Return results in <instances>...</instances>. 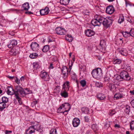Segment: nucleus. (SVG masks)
<instances>
[{"instance_id":"f257e3e1","label":"nucleus","mask_w":134,"mask_h":134,"mask_svg":"<svg viewBox=\"0 0 134 134\" xmlns=\"http://www.w3.org/2000/svg\"><path fill=\"white\" fill-rule=\"evenodd\" d=\"M100 20L101 24L102 23L105 27L107 28L109 27L110 25H111L113 21V18L111 17L109 18L108 20L106 18L100 16Z\"/></svg>"},{"instance_id":"f03ea898","label":"nucleus","mask_w":134,"mask_h":134,"mask_svg":"<svg viewBox=\"0 0 134 134\" xmlns=\"http://www.w3.org/2000/svg\"><path fill=\"white\" fill-rule=\"evenodd\" d=\"M15 96H18L22 97L25 96V93L24 89L20 86H15Z\"/></svg>"},{"instance_id":"7ed1b4c3","label":"nucleus","mask_w":134,"mask_h":134,"mask_svg":"<svg viewBox=\"0 0 134 134\" xmlns=\"http://www.w3.org/2000/svg\"><path fill=\"white\" fill-rule=\"evenodd\" d=\"M93 77L95 78H99L102 75V71L101 68H97L93 70L91 73Z\"/></svg>"},{"instance_id":"20e7f679","label":"nucleus","mask_w":134,"mask_h":134,"mask_svg":"<svg viewBox=\"0 0 134 134\" xmlns=\"http://www.w3.org/2000/svg\"><path fill=\"white\" fill-rule=\"evenodd\" d=\"M40 76L41 78L44 81H49L50 79L49 74L43 70L41 72Z\"/></svg>"},{"instance_id":"39448f33","label":"nucleus","mask_w":134,"mask_h":134,"mask_svg":"<svg viewBox=\"0 0 134 134\" xmlns=\"http://www.w3.org/2000/svg\"><path fill=\"white\" fill-rule=\"evenodd\" d=\"M62 77L64 79H65L68 76V68L66 66H63L61 69Z\"/></svg>"},{"instance_id":"423d86ee","label":"nucleus","mask_w":134,"mask_h":134,"mask_svg":"<svg viewBox=\"0 0 134 134\" xmlns=\"http://www.w3.org/2000/svg\"><path fill=\"white\" fill-rule=\"evenodd\" d=\"M100 16H98L96 19L92 20L91 21V24L94 26H100L101 25L100 20Z\"/></svg>"},{"instance_id":"0eeeda50","label":"nucleus","mask_w":134,"mask_h":134,"mask_svg":"<svg viewBox=\"0 0 134 134\" xmlns=\"http://www.w3.org/2000/svg\"><path fill=\"white\" fill-rule=\"evenodd\" d=\"M56 33L59 35H64L65 34L66 32L65 30L63 28L58 27L55 29Z\"/></svg>"},{"instance_id":"6e6552de","label":"nucleus","mask_w":134,"mask_h":134,"mask_svg":"<svg viewBox=\"0 0 134 134\" xmlns=\"http://www.w3.org/2000/svg\"><path fill=\"white\" fill-rule=\"evenodd\" d=\"M39 45L36 42H32L30 45V47L33 51L37 52L38 50Z\"/></svg>"},{"instance_id":"1a4fd4ad","label":"nucleus","mask_w":134,"mask_h":134,"mask_svg":"<svg viewBox=\"0 0 134 134\" xmlns=\"http://www.w3.org/2000/svg\"><path fill=\"white\" fill-rule=\"evenodd\" d=\"M114 11V9L112 5H110L107 7L106 9V12L110 14H112Z\"/></svg>"},{"instance_id":"9d476101","label":"nucleus","mask_w":134,"mask_h":134,"mask_svg":"<svg viewBox=\"0 0 134 134\" xmlns=\"http://www.w3.org/2000/svg\"><path fill=\"white\" fill-rule=\"evenodd\" d=\"M49 11V8L46 7L44 9H41L40 10V14L42 15H46L48 14Z\"/></svg>"},{"instance_id":"9b49d317","label":"nucleus","mask_w":134,"mask_h":134,"mask_svg":"<svg viewBox=\"0 0 134 134\" xmlns=\"http://www.w3.org/2000/svg\"><path fill=\"white\" fill-rule=\"evenodd\" d=\"M17 44V41L15 40H13L10 41V42L8 45V46L9 48H12L16 46Z\"/></svg>"},{"instance_id":"f8f14e48","label":"nucleus","mask_w":134,"mask_h":134,"mask_svg":"<svg viewBox=\"0 0 134 134\" xmlns=\"http://www.w3.org/2000/svg\"><path fill=\"white\" fill-rule=\"evenodd\" d=\"M85 34L87 36L91 37L94 35L95 34V32L92 30L88 29L85 31Z\"/></svg>"},{"instance_id":"ddd939ff","label":"nucleus","mask_w":134,"mask_h":134,"mask_svg":"<svg viewBox=\"0 0 134 134\" xmlns=\"http://www.w3.org/2000/svg\"><path fill=\"white\" fill-rule=\"evenodd\" d=\"M7 93L8 94L12 95L15 94V89L14 90L12 87L10 86H8L7 89Z\"/></svg>"},{"instance_id":"4468645a","label":"nucleus","mask_w":134,"mask_h":134,"mask_svg":"<svg viewBox=\"0 0 134 134\" xmlns=\"http://www.w3.org/2000/svg\"><path fill=\"white\" fill-rule=\"evenodd\" d=\"M125 95L122 93H118L115 94L114 96V99L117 100L124 98Z\"/></svg>"},{"instance_id":"2eb2a0df","label":"nucleus","mask_w":134,"mask_h":134,"mask_svg":"<svg viewBox=\"0 0 134 134\" xmlns=\"http://www.w3.org/2000/svg\"><path fill=\"white\" fill-rule=\"evenodd\" d=\"M62 107H65V109H66L67 108H68V110H65L64 112V113H65V112H68L71 109V106L70 104L68 103H65L62 105Z\"/></svg>"},{"instance_id":"dca6fc26","label":"nucleus","mask_w":134,"mask_h":134,"mask_svg":"<svg viewBox=\"0 0 134 134\" xmlns=\"http://www.w3.org/2000/svg\"><path fill=\"white\" fill-rule=\"evenodd\" d=\"M66 89L63 88L60 93V95L64 98H67L68 97V93L66 91Z\"/></svg>"},{"instance_id":"f3484780","label":"nucleus","mask_w":134,"mask_h":134,"mask_svg":"<svg viewBox=\"0 0 134 134\" xmlns=\"http://www.w3.org/2000/svg\"><path fill=\"white\" fill-rule=\"evenodd\" d=\"M80 120L78 118H74L72 122L73 126H79L80 124Z\"/></svg>"},{"instance_id":"a211bd4d","label":"nucleus","mask_w":134,"mask_h":134,"mask_svg":"<svg viewBox=\"0 0 134 134\" xmlns=\"http://www.w3.org/2000/svg\"><path fill=\"white\" fill-rule=\"evenodd\" d=\"M118 51L120 54L123 55L125 56L127 55V51L125 48H122L120 49H119Z\"/></svg>"},{"instance_id":"6ab92c4d","label":"nucleus","mask_w":134,"mask_h":134,"mask_svg":"<svg viewBox=\"0 0 134 134\" xmlns=\"http://www.w3.org/2000/svg\"><path fill=\"white\" fill-rule=\"evenodd\" d=\"M22 8L24 9V10H27L29 8V4L27 2L24 3L22 5Z\"/></svg>"},{"instance_id":"aec40b11","label":"nucleus","mask_w":134,"mask_h":134,"mask_svg":"<svg viewBox=\"0 0 134 134\" xmlns=\"http://www.w3.org/2000/svg\"><path fill=\"white\" fill-rule=\"evenodd\" d=\"M97 98L100 100H103L105 98V97L104 94H100L97 95Z\"/></svg>"},{"instance_id":"412c9836","label":"nucleus","mask_w":134,"mask_h":134,"mask_svg":"<svg viewBox=\"0 0 134 134\" xmlns=\"http://www.w3.org/2000/svg\"><path fill=\"white\" fill-rule=\"evenodd\" d=\"M69 82L68 81H66L63 85V88L67 89H68V90H69Z\"/></svg>"},{"instance_id":"4be33fe9","label":"nucleus","mask_w":134,"mask_h":134,"mask_svg":"<svg viewBox=\"0 0 134 134\" xmlns=\"http://www.w3.org/2000/svg\"><path fill=\"white\" fill-rule=\"evenodd\" d=\"M127 74V72L125 70L122 71L120 73V77H121L122 79H123L124 77H125V76Z\"/></svg>"},{"instance_id":"5701e85b","label":"nucleus","mask_w":134,"mask_h":134,"mask_svg":"<svg viewBox=\"0 0 134 134\" xmlns=\"http://www.w3.org/2000/svg\"><path fill=\"white\" fill-rule=\"evenodd\" d=\"M6 104L3 102L0 103V111H2L6 107Z\"/></svg>"},{"instance_id":"b1692460","label":"nucleus","mask_w":134,"mask_h":134,"mask_svg":"<svg viewBox=\"0 0 134 134\" xmlns=\"http://www.w3.org/2000/svg\"><path fill=\"white\" fill-rule=\"evenodd\" d=\"M69 1L70 0H60V3L62 5H66L69 4Z\"/></svg>"},{"instance_id":"393cba45","label":"nucleus","mask_w":134,"mask_h":134,"mask_svg":"<svg viewBox=\"0 0 134 134\" xmlns=\"http://www.w3.org/2000/svg\"><path fill=\"white\" fill-rule=\"evenodd\" d=\"M38 54L36 53H31L30 55V57L32 59L36 58L38 57Z\"/></svg>"},{"instance_id":"a878e982","label":"nucleus","mask_w":134,"mask_h":134,"mask_svg":"<svg viewBox=\"0 0 134 134\" xmlns=\"http://www.w3.org/2000/svg\"><path fill=\"white\" fill-rule=\"evenodd\" d=\"M34 126H31L29 129L27 130L26 131V133H27V132L28 131V130H29V129H30V128H31V129H32L33 130H31L29 131V134H31L32 133L34 132L35 131V127H34Z\"/></svg>"},{"instance_id":"bb28decb","label":"nucleus","mask_w":134,"mask_h":134,"mask_svg":"<svg viewBox=\"0 0 134 134\" xmlns=\"http://www.w3.org/2000/svg\"><path fill=\"white\" fill-rule=\"evenodd\" d=\"M49 49V46L48 45H46L44 46L42 50L43 52H47Z\"/></svg>"},{"instance_id":"cd10ccee","label":"nucleus","mask_w":134,"mask_h":134,"mask_svg":"<svg viewBox=\"0 0 134 134\" xmlns=\"http://www.w3.org/2000/svg\"><path fill=\"white\" fill-rule=\"evenodd\" d=\"M108 86L111 91H113L115 87V85L113 83H109L108 85Z\"/></svg>"},{"instance_id":"c85d7f7f","label":"nucleus","mask_w":134,"mask_h":134,"mask_svg":"<svg viewBox=\"0 0 134 134\" xmlns=\"http://www.w3.org/2000/svg\"><path fill=\"white\" fill-rule=\"evenodd\" d=\"M130 107L128 105H127L125 109V111L127 114H128L130 112Z\"/></svg>"},{"instance_id":"c756f323","label":"nucleus","mask_w":134,"mask_h":134,"mask_svg":"<svg viewBox=\"0 0 134 134\" xmlns=\"http://www.w3.org/2000/svg\"><path fill=\"white\" fill-rule=\"evenodd\" d=\"M121 61H122L121 59H117L114 61L113 63L114 64H119L121 63Z\"/></svg>"},{"instance_id":"7c9ffc66","label":"nucleus","mask_w":134,"mask_h":134,"mask_svg":"<svg viewBox=\"0 0 134 134\" xmlns=\"http://www.w3.org/2000/svg\"><path fill=\"white\" fill-rule=\"evenodd\" d=\"M15 97L17 99L20 104H21L22 102L21 100V98L18 96H15Z\"/></svg>"},{"instance_id":"2f4dec72","label":"nucleus","mask_w":134,"mask_h":134,"mask_svg":"<svg viewBox=\"0 0 134 134\" xmlns=\"http://www.w3.org/2000/svg\"><path fill=\"white\" fill-rule=\"evenodd\" d=\"M125 77H124L123 79H124L127 81H129L131 79L130 76L129 75L127 72V74L125 76Z\"/></svg>"},{"instance_id":"473e14b6","label":"nucleus","mask_w":134,"mask_h":134,"mask_svg":"<svg viewBox=\"0 0 134 134\" xmlns=\"http://www.w3.org/2000/svg\"><path fill=\"white\" fill-rule=\"evenodd\" d=\"M2 102L5 104L8 101V98L5 97H3L2 98Z\"/></svg>"},{"instance_id":"72a5a7b5","label":"nucleus","mask_w":134,"mask_h":134,"mask_svg":"<svg viewBox=\"0 0 134 134\" xmlns=\"http://www.w3.org/2000/svg\"><path fill=\"white\" fill-rule=\"evenodd\" d=\"M33 66L35 69H37L39 66L38 63L37 62H35L33 63Z\"/></svg>"},{"instance_id":"f704fd0d","label":"nucleus","mask_w":134,"mask_h":134,"mask_svg":"<svg viewBox=\"0 0 134 134\" xmlns=\"http://www.w3.org/2000/svg\"><path fill=\"white\" fill-rule=\"evenodd\" d=\"M81 85L82 87H84L86 84V82L84 80H81L80 82Z\"/></svg>"},{"instance_id":"c9c22d12","label":"nucleus","mask_w":134,"mask_h":134,"mask_svg":"<svg viewBox=\"0 0 134 134\" xmlns=\"http://www.w3.org/2000/svg\"><path fill=\"white\" fill-rule=\"evenodd\" d=\"M96 86L98 87H102V83L99 82H96Z\"/></svg>"},{"instance_id":"e433bc0d","label":"nucleus","mask_w":134,"mask_h":134,"mask_svg":"<svg viewBox=\"0 0 134 134\" xmlns=\"http://www.w3.org/2000/svg\"><path fill=\"white\" fill-rule=\"evenodd\" d=\"M116 111L114 109L111 110L109 112V115L110 116H112L115 114L116 113Z\"/></svg>"},{"instance_id":"4c0bfd02","label":"nucleus","mask_w":134,"mask_h":134,"mask_svg":"<svg viewBox=\"0 0 134 134\" xmlns=\"http://www.w3.org/2000/svg\"><path fill=\"white\" fill-rule=\"evenodd\" d=\"M65 38L66 40L68 41L69 42H71L73 40V38L72 37H65Z\"/></svg>"},{"instance_id":"58836bf2","label":"nucleus","mask_w":134,"mask_h":134,"mask_svg":"<svg viewBox=\"0 0 134 134\" xmlns=\"http://www.w3.org/2000/svg\"><path fill=\"white\" fill-rule=\"evenodd\" d=\"M91 128L94 132H95L98 129V126H91Z\"/></svg>"},{"instance_id":"ea45409f","label":"nucleus","mask_w":134,"mask_h":134,"mask_svg":"<svg viewBox=\"0 0 134 134\" xmlns=\"http://www.w3.org/2000/svg\"><path fill=\"white\" fill-rule=\"evenodd\" d=\"M25 90V96L26 95V94H29L30 92H31V91L28 90V88H24V90Z\"/></svg>"},{"instance_id":"a19ab883","label":"nucleus","mask_w":134,"mask_h":134,"mask_svg":"<svg viewBox=\"0 0 134 134\" xmlns=\"http://www.w3.org/2000/svg\"><path fill=\"white\" fill-rule=\"evenodd\" d=\"M63 107L62 105L60 106L57 109V112L58 113H63V111H61Z\"/></svg>"},{"instance_id":"79ce46f5","label":"nucleus","mask_w":134,"mask_h":134,"mask_svg":"<svg viewBox=\"0 0 134 134\" xmlns=\"http://www.w3.org/2000/svg\"><path fill=\"white\" fill-rule=\"evenodd\" d=\"M133 29H131L129 32V34L131 36L133 37H134V33H133Z\"/></svg>"},{"instance_id":"37998d69","label":"nucleus","mask_w":134,"mask_h":134,"mask_svg":"<svg viewBox=\"0 0 134 134\" xmlns=\"http://www.w3.org/2000/svg\"><path fill=\"white\" fill-rule=\"evenodd\" d=\"M105 44L104 40H101L100 41V46H102Z\"/></svg>"},{"instance_id":"c03bdc74","label":"nucleus","mask_w":134,"mask_h":134,"mask_svg":"<svg viewBox=\"0 0 134 134\" xmlns=\"http://www.w3.org/2000/svg\"><path fill=\"white\" fill-rule=\"evenodd\" d=\"M116 79L118 80H119L120 81H122L121 79L122 78H121V77H120V75H118L116 77Z\"/></svg>"},{"instance_id":"a18cd8bd","label":"nucleus","mask_w":134,"mask_h":134,"mask_svg":"<svg viewBox=\"0 0 134 134\" xmlns=\"http://www.w3.org/2000/svg\"><path fill=\"white\" fill-rule=\"evenodd\" d=\"M16 79L15 80V82L18 84H19L20 83V80L18 79L17 77H16Z\"/></svg>"},{"instance_id":"49530a36","label":"nucleus","mask_w":134,"mask_h":134,"mask_svg":"<svg viewBox=\"0 0 134 134\" xmlns=\"http://www.w3.org/2000/svg\"><path fill=\"white\" fill-rule=\"evenodd\" d=\"M110 80V79L108 77H106L104 78V81L105 82H108V81Z\"/></svg>"},{"instance_id":"de8ad7c7","label":"nucleus","mask_w":134,"mask_h":134,"mask_svg":"<svg viewBox=\"0 0 134 134\" xmlns=\"http://www.w3.org/2000/svg\"><path fill=\"white\" fill-rule=\"evenodd\" d=\"M127 21L130 23L131 24H132L133 23V20L129 18H127Z\"/></svg>"},{"instance_id":"09e8293b","label":"nucleus","mask_w":134,"mask_h":134,"mask_svg":"<svg viewBox=\"0 0 134 134\" xmlns=\"http://www.w3.org/2000/svg\"><path fill=\"white\" fill-rule=\"evenodd\" d=\"M9 34L12 36L14 35L15 34L14 32L12 31H9Z\"/></svg>"},{"instance_id":"8fccbe9b","label":"nucleus","mask_w":134,"mask_h":134,"mask_svg":"<svg viewBox=\"0 0 134 134\" xmlns=\"http://www.w3.org/2000/svg\"><path fill=\"white\" fill-rule=\"evenodd\" d=\"M85 121L86 122H88L89 121V119L87 116H86L84 117Z\"/></svg>"},{"instance_id":"3c124183","label":"nucleus","mask_w":134,"mask_h":134,"mask_svg":"<svg viewBox=\"0 0 134 134\" xmlns=\"http://www.w3.org/2000/svg\"><path fill=\"white\" fill-rule=\"evenodd\" d=\"M50 134H57L56 130L55 129L54 131L53 130L51 132H50Z\"/></svg>"},{"instance_id":"603ef678","label":"nucleus","mask_w":134,"mask_h":134,"mask_svg":"<svg viewBox=\"0 0 134 134\" xmlns=\"http://www.w3.org/2000/svg\"><path fill=\"white\" fill-rule=\"evenodd\" d=\"M119 20V21L120 20H121V22H123L124 21V16H122V17H120Z\"/></svg>"},{"instance_id":"864d4df0","label":"nucleus","mask_w":134,"mask_h":134,"mask_svg":"<svg viewBox=\"0 0 134 134\" xmlns=\"http://www.w3.org/2000/svg\"><path fill=\"white\" fill-rule=\"evenodd\" d=\"M131 103L132 107L134 108V99L131 101Z\"/></svg>"},{"instance_id":"5fc2aeb1","label":"nucleus","mask_w":134,"mask_h":134,"mask_svg":"<svg viewBox=\"0 0 134 134\" xmlns=\"http://www.w3.org/2000/svg\"><path fill=\"white\" fill-rule=\"evenodd\" d=\"M129 34V33H128L127 32H125L123 33V35L125 37H127V36L126 35V34Z\"/></svg>"},{"instance_id":"6e6d98bb","label":"nucleus","mask_w":134,"mask_h":134,"mask_svg":"<svg viewBox=\"0 0 134 134\" xmlns=\"http://www.w3.org/2000/svg\"><path fill=\"white\" fill-rule=\"evenodd\" d=\"M25 13L26 14H28L29 15H30L31 14H32L33 13L31 12H29V11H27L25 12Z\"/></svg>"},{"instance_id":"4d7b16f0","label":"nucleus","mask_w":134,"mask_h":134,"mask_svg":"<svg viewBox=\"0 0 134 134\" xmlns=\"http://www.w3.org/2000/svg\"><path fill=\"white\" fill-rule=\"evenodd\" d=\"M7 77L10 80H12L15 77L14 76H7Z\"/></svg>"},{"instance_id":"13d9d810","label":"nucleus","mask_w":134,"mask_h":134,"mask_svg":"<svg viewBox=\"0 0 134 134\" xmlns=\"http://www.w3.org/2000/svg\"><path fill=\"white\" fill-rule=\"evenodd\" d=\"M130 126H134V120L132 121L130 123Z\"/></svg>"},{"instance_id":"bf43d9fd","label":"nucleus","mask_w":134,"mask_h":134,"mask_svg":"<svg viewBox=\"0 0 134 134\" xmlns=\"http://www.w3.org/2000/svg\"><path fill=\"white\" fill-rule=\"evenodd\" d=\"M53 64H50V66H49V68L50 69H52L53 68Z\"/></svg>"},{"instance_id":"052dcab7","label":"nucleus","mask_w":134,"mask_h":134,"mask_svg":"<svg viewBox=\"0 0 134 134\" xmlns=\"http://www.w3.org/2000/svg\"><path fill=\"white\" fill-rule=\"evenodd\" d=\"M12 132V131H8V130H6L5 131V133L6 134H8L9 133H11Z\"/></svg>"},{"instance_id":"680f3d73","label":"nucleus","mask_w":134,"mask_h":134,"mask_svg":"<svg viewBox=\"0 0 134 134\" xmlns=\"http://www.w3.org/2000/svg\"><path fill=\"white\" fill-rule=\"evenodd\" d=\"M130 93L132 95H134V90H131L130 91Z\"/></svg>"},{"instance_id":"e2e57ef3","label":"nucleus","mask_w":134,"mask_h":134,"mask_svg":"<svg viewBox=\"0 0 134 134\" xmlns=\"http://www.w3.org/2000/svg\"><path fill=\"white\" fill-rule=\"evenodd\" d=\"M0 32H1L2 34H4V31L3 30L1 29H0Z\"/></svg>"},{"instance_id":"0e129e2a","label":"nucleus","mask_w":134,"mask_h":134,"mask_svg":"<svg viewBox=\"0 0 134 134\" xmlns=\"http://www.w3.org/2000/svg\"><path fill=\"white\" fill-rule=\"evenodd\" d=\"M24 76L21 77L20 78V80L21 81H23L24 80Z\"/></svg>"},{"instance_id":"69168bd1","label":"nucleus","mask_w":134,"mask_h":134,"mask_svg":"<svg viewBox=\"0 0 134 134\" xmlns=\"http://www.w3.org/2000/svg\"><path fill=\"white\" fill-rule=\"evenodd\" d=\"M65 37H72L71 35L68 34L67 36H65Z\"/></svg>"},{"instance_id":"338daca9","label":"nucleus","mask_w":134,"mask_h":134,"mask_svg":"<svg viewBox=\"0 0 134 134\" xmlns=\"http://www.w3.org/2000/svg\"><path fill=\"white\" fill-rule=\"evenodd\" d=\"M130 129L131 130H133L134 129V126H130Z\"/></svg>"},{"instance_id":"774afa93","label":"nucleus","mask_w":134,"mask_h":134,"mask_svg":"<svg viewBox=\"0 0 134 134\" xmlns=\"http://www.w3.org/2000/svg\"><path fill=\"white\" fill-rule=\"evenodd\" d=\"M16 54H17V52H16L14 51V52H13V54L14 55H16Z\"/></svg>"}]
</instances>
